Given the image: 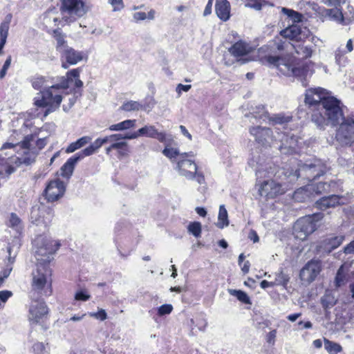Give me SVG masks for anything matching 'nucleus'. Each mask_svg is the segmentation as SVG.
I'll return each mask as SVG.
<instances>
[{
    "mask_svg": "<svg viewBox=\"0 0 354 354\" xmlns=\"http://www.w3.org/2000/svg\"><path fill=\"white\" fill-rule=\"evenodd\" d=\"M80 71L79 68L68 71L66 76L62 77L60 84L49 86L47 89L41 91L37 94L34 99V104L38 107L47 108L44 113V118L59 108L62 101L59 88H68L72 84L76 88H81L83 86V82L80 80Z\"/></svg>",
    "mask_w": 354,
    "mask_h": 354,
    "instance_id": "nucleus-1",
    "label": "nucleus"
},
{
    "mask_svg": "<svg viewBox=\"0 0 354 354\" xmlns=\"http://www.w3.org/2000/svg\"><path fill=\"white\" fill-rule=\"evenodd\" d=\"M266 59L283 75L297 78L304 86L308 85V80L314 73L313 64L311 62L294 63L286 58L272 55L266 57Z\"/></svg>",
    "mask_w": 354,
    "mask_h": 354,
    "instance_id": "nucleus-2",
    "label": "nucleus"
},
{
    "mask_svg": "<svg viewBox=\"0 0 354 354\" xmlns=\"http://www.w3.org/2000/svg\"><path fill=\"white\" fill-rule=\"evenodd\" d=\"M319 108L312 113V121L320 129L329 124L336 126L343 119V111L340 100L333 96L324 99Z\"/></svg>",
    "mask_w": 354,
    "mask_h": 354,
    "instance_id": "nucleus-3",
    "label": "nucleus"
},
{
    "mask_svg": "<svg viewBox=\"0 0 354 354\" xmlns=\"http://www.w3.org/2000/svg\"><path fill=\"white\" fill-rule=\"evenodd\" d=\"M50 277L51 270L49 266L37 263V268L32 272L30 295H50L52 292Z\"/></svg>",
    "mask_w": 354,
    "mask_h": 354,
    "instance_id": "nucleus-4",
    "label": "nucleus"
},
{
    "mask_svg": "<svg viewBox=\"0 0 354 354\" xmlns=\"http://www.w3.org/2000/svg\"><path fill=\"white\" fill-rule=\"evenodd\" d=\"M35 246V257L39 264L48 265L53 259V255L56 252L60 246V243L52 239L38 236L34 241Z\"/></svg>",
    "mask_w": 354,
    "mask_h": 354,
    "instance_id": "nucleus-5",
    "label": "nucleus"
},
{
    "mask_svg": "<svg viewBox=\"0 0 354 354\" xmlns=\"http://www.w3.org/2000/svg\"><path fill=\"white\" fill-rule=\"evenodd\" d=\"M324 217L322 213H315L299 218L293 227V234L297 239L304 241L316 230L318 222Z\"/></svg>",
    "mask_w": 354,
    "mask_h": 354,
    "instance_id": "nucleus-6",
    "label": "nucleus"
},
{
    "mask_svg": "<svg viewBox=\"0 0 354 354\" xmlns=\"http://www.w3.org/2000/svg\"><path fill=\"white\" fill-rule=\"evenodd\" d=\"M87 12L82 0H63L62 4V24L75 21Z\"/></svg>",
    "mask_w": 354,
    "mask_h": 354,
    "instance_id": "nucleus-7",
    "label": "nucleus"
},
{
    "mask_svg": "<svg viewBox=\"0 0 354 354\" xmlns=\"http://www.w3.org/2000/svg\"><path fill=\"white\" fill-rule=\"evenodd\" d=\"M340 121L336 131V140L342 146L351 145L354 142V118L347 116Z\"/></svg>",
    "mask_w": 354,
    "mask_h": 354,
    "instance_id": "nucleus-8",
    "label": "nucleus"
},
{
    "mask_svg": "<svg viewBox=\"0 0 354 354\" xmlns=\"http://www.w3.org/2000/svg\"><path fill=\"white\" fill-rule=\"evenodd\" d=\"M28 320L31 325L38 324L47 316L48 308L43 299L30 295Z\"/></svg>",
    "mask_w": 354,
    "mask_h": 354,
    "instance_id": "nucleus-9",
    "label": "nucleus"
},
{
    "mask_svg": "<svg viewBox=\"0 0 354 354\" xmlns=\"http://www.w3.org/2000/svg\"><path fill=\"white\" fill-rule=\"evenodd\" d=\"M279 127H275V133L277 134V136H274V140L281 142L279 147L280 151L284 154L298 153L302 144L301 138H299L294 135L279 133Z\"/></svg>",
    "mask_w": 354,
    "mask_h": 354,
    "instance_id": "nucleus-10",
    "label": "nucleus"
},
{
    "mask_svg": "<svg viewBox=\"0 0 354 354\" xmlns=\"http://www.w3.org/2000/svg\"><path fill=\"white\" fill-rule=\"evenodd\" d=\"M54 216L53 210L43 203L32 206L30 212V221L38 226L47 227Z\"/></svg>",
    "mask_w": 354,
    "mask_h": 354,
    "instance_id": "nucleus-11",
    "label": "nucleus"
},
{
    "mask_svg": "<svg viewBox=\"0 0 354 354\" xmlns=\"http://www.w3.org/2000/svg\"><path fill=\"white\" fill-rule=\"evenodd\" d=\"M326 171V166L320 160L315 159L313 162L304 163L295 171V176L297 178L304 176L309 181H312L315 178L323 175Z\"/></svg>",
    "mask_w": 354,
    "mask_h": 354,
    "instance_id": "nucleus-12",
    "label": "nucleus"
},
{
    "mask_svg": "<svg viewBox=\"0 0 354 354\" xmlns=\"http://www.w3.org/2000/svg\"><path fill=\"white\" fill-rule=\"evenodd\" d=\"M328 96L326 90L323 88H310L306 91L304 102L314 113L319 108L324 99H326Z\"/></svg>",
    "mask_w": 354,
    "mask_h": 354,
    "instance_id": "nucleus-13",
    "label": "nucleus"
},
{
    "mask_svg": "<svg viewBox=\"0 0 354 354\" xmlns=\"http://www.w3.org/2000/svg\"><path fill=\"white\" fill-rule=\"evenodd\" d=\"M194 153H183L180 155V159L178 160L176 165V169L180 175L185 177L188 180H194V171L198 169L196 163L190 160L187 159V157H193Z\"/></svg>",
    "mask_w": 354,
    "mask_h": 354,
    "instance_id": "nucleus-14",
    "label": "nucleus"
},
{
    "mask_svg": "<svg viewBox=\"0 0 354 354\" xmlns=\"http://www.w3.org/2000/svg\"><path fill=\"white\" fill-rule=\"evenodd\" d=\"M107 143L110 145L105 149L106 153L109 154L113 150H117L118 157L127 156L129 152L127 142L123 141L122 134L115 133L106 136Z\"/></svg>",
    "mask_w": 354,
    "mask_h": 354,
    "instance_id": "nucleus-15",
    "label": "nucleus"
},
{
    "mask_svg": "<svg viewBox=\"0 0 354 354\" xmlns=\"http://www.w3.org/2000/svg\"><path fill=\"white\" fill-rule=\"evenodd\" d=\"M285 192L286 188L283 187V185L273 180L263 181L259 188V194L267 198H273L278 195L283 194Z\"/></svg>",
    "mask_w": 354,
    "mask_h": 354,
    "instance_id": "nucleus-16",
    "label": "nucleus"
},
{
    "mask_svg": "<svg viewBox=\"0 0 354 354\" xmlns=\"http://www.w3.org/2000/svg\"><path fill=\"white\" fill-rule=\"evenodd\" d=\"M321 270L322 262L319 260H310L301 270L300 279L303 281L310 283L316 279Z\"/></svg>",
    "mask_w": 354,
    "mask_h": 354,
    "instance_id": "nucleus-17",
    "label": "nucleus"
},
{
    "mask_svg": "<svg viewBox=\"0 0 354 354\" xmlns=\"http://www.w3.org/2000/svg\"><path fill=\"white\" fill-rule=\"evenodd\" d=\"M66 191L65 183L56 178L50 180L45 189V196L48 201L53 202L62 197Z\"/></svg>",
    "mask_w": 354,
    "mask_h": 354,
    "instance_id": "nucleus-18",
    "label": "nucleus"
},
{
    "mask_svg": "<svg viewBox=\"0 0 354 354\" xmlns=\"http://www.w3.org/2000/svg\"><path fill=\"white\" fill-rule=\"evenodd\" d=\"M62 68L66 69L70 65H75L78 62L86 59V54L82 51H78L72 47H68L61 53Z\"/></svg>",
    "mask_w": 354,
    "mask_h": 354,
    "instance_id": "nucleus-19",
    "label": "nucleus"
},
{
    "mask_svg": "<svg viewBox=\"0 0 354 354\" xmlns=\"http://www.w3.org/2000/svg\"><path fill=\"white\" fill-rule=\"evenodd\" d=\"M275 131V128L274 129ZM250 133L252 135L257 142L261 145H270L272 141L274 140V136H277V134L269 128L261 127H253L250 129Z\"/></svg>",
    "mask_w": 354,
    "mask_h": 354,
    "instance_id": "nucleus-20",
    "label": "nucleus"
},
{
    "mask_svg": "<svg viewBox=\"0 0 354 354\" xmlns=\"http://www.w3.org/2000/svg\"><path fill=\"white\" fill-rule=\"evenodd\" d=\"M252 50L253 48L249 44L243 41H239L230 48L229 51L232 55L236 58H239L248 55Z\"/></svg>",
    "mask_w": 354,
    "mask_h": 354,
    "instance_id": "nucleus-21",
    "label": "nucleus"
},
{
    "mask_svg": "<svg viewBox=\"0 0 354 354\" xmlns=\"http://www.w3.org/2000/svg\"><path fill=\"white\" fill-rule=\"evenodd\" d=\"M216 13L218 17L226 21L230 17V4L227 0H216L215 4Z\"/></svg>",
    "mask_w": 354,
    "mask_h": 354,
    "instance_id": "nucleus-22",
    "label": "nucleus"
},
{
    "mask_svg": "<svg viewBox=\"0 0 354 354\" xmlns=\"http://www.w3.org/2000/svg\"><path fill=\"white\" fill-rule=\"evenodd\" d=\"M281 35L290 40H295L296 41L302 40L305 36L300 26L298 25H292L281 30Z\"/></svg>",
    "mask_w": 354,
    "mask_h": 354,
    "instance_id": "nucleus-23",
    "label": "nucleus"
},
{
    "mask_svg": "<svg viewBox=\"0 0 354 354\" xmlns=\"http://www.w3.org/2000/svg\"><path fill=\"white\" fill-rule=\"evenodd\" d=\"M139 133L148 138H156L160 142H164L166 140V133L162 131L159 132L153 125L144 126L139 129Z\"/></svg>",
    "mask_w": 354,
    "mask_h": 354,
    "instance_id": "nucleus-24",
    "label": "nucleus"
},
{
    "mask_svg": "<svg viewBox=\"0 0 354 354\" xmlns=\"http://www.w3.org/2000/svg\"><path fill=\"white\" fill-rule=\"evenodd\" d=\"M337 185L336 182L331 180L329 183H319L317 184L308 185L307 187L309 192L313 191L316 194H320L330 191H335Z\"/></svg>",
    "mask_w": 354,
    "mask_h": 354,
    "instance_id": "nucleus-25",
    "label": "nucleus"
},
{
    "mask_svg": "<svg viewBox=\"0 0 354 354\" xmlns=\"http://www.w3.org/2000/svg\"><path fill=\"white\" fill-rule=\"evenodd\" d=\"M75 155L69 158L60 169L61 176L68 179L72 176L75 165L79 162Z\"/></svg>",
    "mask_w": 354,
    "mask_h": 354,
    "instance_id": "nucleus-26",
    "label": "nucleus"
},
{
    "mask_svg": "<svg viewBox=\"0 0 354 354\" xmlns=\"http://www.w3.org/2000/svg\"><path fill=\"white\" fill-rule=\"evenodd\" d=\"M339 199L340 197L338 195L333 194L328 196L322 197L317 201L316 204L318 208L321 209H326L339 205Z\"/></svg>",
    "mask_w": 354,
    "mask_h": 354,
    "instance_id": "nucleus-27",
    "label": "nucleus"
},
{
    "mask_svg": "<svg viewBox=\"0 0 354 354\" xmlns=\"http://www.w3.org/2000/svg\"><path fill=\"white\" fill-rule=\"evenodd\" d=\"M6 225L18 234H21L24 229V224L21 219L15 213H11L9 215Z\"/></svg>",
    "mask_w": 354,
    "mask_h": 354,
    "instance_id": "nucleus-28",
    "label": "nucleus"
},
{
    "mask_svg": "<svg viewBox=\"0 0 354 354\" xmlns=\"http://www.w3.org/2000/svg\"><path fill=\"white\" fill-rule=\"evenodd\" d=\"M53 37L56 41V49L59 53L69 47L66 41V35L59 29H56L53 31Z\"/></svg>",
    "mask_w": 354,
    "mask_h": 354,
    "instance_id": "nucleus-29",
    "label": "nucleus"
},
{
    "mask_svg": "<svg viewBox=\"0 0 354 354\" xmlns=\"http://www.w3.org/2000/svg\"><path fill=\"white\" fill-rule=\"evenodd\" d=\"M91 141V138L89 136H83L75 142H71L66 149V153H71L75 151L77 149H81L86 144Z\"/></svg>",
    "mask_w": 354,
    "mask_h": 354,
    "instance_id": "nucleus-30",
    "label": "nucleus"
},
{
    "mask_svg": "<svg viewBox=\"0 0 354 354\" xmlns=\"http://www.w3.org/2000/svg\"><path fill=\"white\" fill-rule=\"evenodd\" d=\"M344 236L338 235L326 239L324 243L325 249L330 252L338 248L344 241Z\"/></svg>",
    "mask_w": 354,
    "mask_h": 354,
    "instance_id": "nucleus-31",
    "label": "nucleus"
},
{
    "mask_svg": "<svg viewBox=\"0 0 354 354\" xmlns=\"http://www.w3.org/2000/svg\"><path fill=\"white\" fill-rule=\"evenodd\" d=\"M136 120H126L118 124H112L109 127L110 131H120L134 128L136 126Z\"/></svg>",
    "mask_w": 354,
    "mask_h": 354,
    "instance_id": "nucleus-32",
    "label": "nucleus"
},
{
    "mask_svg": "<svg viewBox=\"0 0 354 354\" xmlns=\"http://www.w3.org/2000/svg\"><path fill=\"white\" fill-rule=\"evenodd\" d=\"M325 15L328 17L330 19L335 21L339 24H343L344 15L342 11L339 8H334L326 9L325 10Z\"/></svg>",
    "mask_w": 354,
    "mask_h": 354,
    "instance_id": "nucleus-33",
    "label": "nucleus"
},
{
    "mask_svg": "<svg viewBox=\"0 0 354 354\" xmlns=\"http://www.w3.org/2000/svg\"><path fill=\"white\" fill-rule=\"evenodd\" d=\"M20 246V240L19 237H15L13 240L12 245H9L7 248L8 253V261L10 264H12L15 261L17 252Z\"/></svg>",
    "mask_w": 354,
    "mask_h": 354,
    "instance_id": "nucleus-34",
    "label": "nucleus"
},
{
    "mask_svg": "<svg viewBox=\"0 0 354 354\" xmlns=\"http://www.w3.org/2000/svg\"><path fill=\"white\" fill-rule=\"evenodd\" d=\"M10 21H3L0 25V53L3 54V48L6 43L8 35Z\"/></svg>",
    "mask_w": 354,
    "mask_h": 354,
    "instance_id": "nucleus-35",
    "label": "nucleus"
},
{
    "mask_svg": "<svg viewBox=\"0 0 354 354\" xmlns=\"http://www.w3.org/2000/svg\"><path fill=\"white\" fill-rule=\"evenodd\" d=\"M229 221H228V215L227 209L225 207L224 205H221L219 207V212L218 215V223L216 224L217 227L222 229L225 227L228 226Z\"/></svg>",
    "mask_w": 354,
    "mask_h": 354,
    "instance_id": "nucleus-36",
    "label": "nucleus"
},
{
    "mask_svg": "<svg viewBox=\"0 0 354 354\" xmlns=\"http://www.w3.org/2000/svg\"><path fill=\"white\" fill-rule=\"evenodd\" d=\"M291 46L298 55L306 59L311 57L313 50L310 46H304L301 44H291Z\"/></svg>",
    "mask_w": 354,
    "mask_h": 354,
    "instance_id": "nucleus-37",
    "label": "nucleus"
},
{
    "mask_svg": "<svg viewBox=\"0 0 354 354\" xmlns=\"http://www.w3.org/2000/svg\"><path fill=\"white\" fill-rule=\"evenodd\" d=\"M324 348L329 354H337L342 351L340 344L324 338Z\"/></svg>",
    "mask_w": 354,
    "mask_h": 354,
    "instance_id": "nucleus-38",
    "label": "nucleus"
},
{
    "mask_svg": "<svg viewBox=\"0 0 354 354\" xmlns=\"http://www.w3.org/2000/svg\"><path fill=\"white\" fill-rule=\"evenodd\" d=\"M309 190L307 186L300 187L293 194V199L297 202H304L309 198Z\"/></svg>",
    "mask_w": 354,
    "mask_h": 354,
    "instance_id": "nucleus-39",
    "label": "nucleus"
},
{
    "mask_svg": "<svg viewBox=\"0 0 354 354\" xmlns=\"http://www.w3.org/2000/svg\"><path fill=\"white\" fill-rule=\"evenodd\" d=\"M44 24L48 26H51V23L53 22L55 26L57 25H62L64 26V24H62V19H59L58 17H55L54 15V12L52 11L47 12L43 18Z\"/></svg>",
    "mask_w": 354,
    "mask_h": 354,
    "instance_id": "nucleus-40",
    "label": "nucleus"
},
{
    "mask_svg": "<svg viewBox=\"0 0 354 354\" xmlns=\"http://www.w3.org/2000/svg\"><path fill=\"white\" fill-rule=\"evenodd\" d=\"M142 108V105L137 101L129 100L123 103L120 107V110L124 111H138Z\"/></svg>",
    "mask_w": 354,
    "mask_h": 354,
    "instance_id": "nucleus-41",
    "label": "nucleus"
},
{
    "mask_svg": "<svg viewBox=\"0 0 354 354\" xmlns=\"http://www.w3.org/2000/svg\"><path fill=\"white\" fill-rule=\"evenodd\" d=\"M230 295L236 297L240 301L245 304H251L250 299L248 295L240 290L228 289Z\"/></svg>",
    "mask_w": 354,
    "mask_h": 354,
    "instance_id": "nucleus-42",
    "label": "nucleus"
},
{
    "mask_svg": "<svg viewBox=\"0 0 354 354\" xmlns=\"http://www.w3.org/2000/svg\"><path fill=\"white\" fill-rule=\"evenodd\" d=\"M201 224L199 222L190 223L187 227L188 232L196 238L201 236Z\"/></svg>",
    "mask_w": 354,
    "mask_h": 354,
    "instance_id": "nucleus-43",
    "label": "nucleus"
},
{
    "mask_svg": "<svg viewBox=\"0 0 354 354\" xmlns=\"http://www.w3.org/2000/svg\"><path fill=\"white\" fill-rule=\"evenodd\" d=\"M162 153L171 160H173V159L177 156H179V159H180V155L182 154L180 153V151L178 149L168 147H165V149L162 150Z\"/></svg>",
    "mask_w": 354,
    "mask_h": 354,
    "instance_id": "nucleus-44",
    "label": "nucleus"
},
{
    "mask_svg": "<svg viewBox=\"0 0 354 354\" xmlns=\"http://www.w3.org/2000/svg\"><path fill=\"white\" fill-rule=\"evenodd\" d=\"M289 281V277L287 274L283 272L276 273L275 279L274 283L275 286H286Z\"/></svg>",
    "mask_w": 354,
    "mask_h": 354,
    "instance_id": "nucleus-45",
    "label": "nucleus"
},
{
    "mask_svg": "<svg viewBox=\"0 0 354 354\" xmlns=\"http://www.w3.org/2000/svg\"><path fill=\"white\" fill-rule=\"evenodd\" d=\"M97 151L94 149L93 145L91 144L88 147L85 148L84 150L77 153L75 156L78 158L79 160H81L86 156H91L95 153Z\"/></svg>",
    "mask_w": 354,
    "mask_h": 354,
    "instance_id": "nucleus-46",
    "label": "nucleus"
},
{
    "mask_svg": "<svg viewBox=\"0 0 354 354\" xmlns=\"http://www.w3.org/2000/svg\"><path fill=\"white\" fill-rule=\"evenodd\" d=\"M31 82L32 86L35 89L40 90L45 86L46 79L42 76H36L32 79Z\"/></svg>",
    "mask_w": 354,
    "mask_h": 354,
    "instance_id": "nucleus-47",
    "label": "nucleus"
},
{
    "mask_svg": "<svg viewBox=\"0 0 354 354\" xmlns=\"http://www.w3.org/2000/svg\"><path fill=\"white\" fill-rule=\"evenodd\" d=\"M336 303V300L333 296L330 294H326L322 298V304L325 308H331Z\"/></svg>",
    "mask_w": 354,
    "mask_h": 354,
    "instance_id": "nucleus-48",
    "label": "nucleus"
},
{
    "mask_svg": "<svg viewBox=\"0 0 354 354\" xmlns=\"http://www.w3.org/2000/svg\"><path fill=\"white\" fill-rule=\"evenodd\" d=\"M245 6L247 8H253L256 10H260L262 8L263 4L259 0H241Z\"/></svg>",
    "mask_w": 354,
    "mask_h": 354,
    "instance_id": "nucleus-49",
    "label": "nucleus"
},
{
    "mask_svg": "<svg viewBox=\"0 0 354 354\" xmlns=\"http://www.w3.org/2000/svg\"><path fill=\"white\" fill-rule=\"evenodd\" d=\"M255 171H256V176H257V180L263 178H266V177H269L270 174H272V171L270 172V171H268L267 167H263L262 165H260L257 169H255Z\"/></svg>",
    "mask_w": 354,
    "mask_h": 354,
    "instance_id": "nucleus-50",
    "label": "nucleus"
},
{
    "mask_svg": "<svg viewBox=\"0 0 354 354\" xmlns=\"http://www.w3.org/2000/svg\"><path fill=\"white\" fill-rule=\"evenodd\" d=\"M344 266H342L337 273L336 277H335V283L337 286H341L342 285L344 284L346 282L345 275L344 273Z\"/></svg>",
    "mask_w": 354,
    "mask_h": 354,
    "instance_id": "nucleus-51",
    "label": "nucleus"
},
{
    "mask_svg": "<svg viewBox=\"0 0 354 354\" xmlns=\"http://www.w3.org/2000/svg\"><path fill=\"white\" fill-rule=\"evenodd\" d=\"M347 52L342 48H338L335 53V62L338 65H341L345 62V54Z\"/></svg>",
    "mask_w": 354,
    "mask_h": 354,
    "instance_id": "nucleus-52",
    "label": "nucleus"
},
{
    "mask_svg": "<svg viewBox=\"0 0 354 354\" xmlns=\"http://www.w3.org/2000/svg\"><path fill=\"white\" fill-rule=\"evenodd\" d=\"M34 155L28 158L12 157V162H15L16 164H17V165H19L21 164L30 165L34 161Z\"/></svg>",
    "mask_w": 354,
    "mask_h": 354,
    "instance_id": "nucleus-53",
    "label": "nucleus"
},
{
    "mask_svg": "<svg viewBox=\"0 0 354 354\" xmlns=\"http://www.w3.org/2000/svg\"><path fill=\"white\" fill-rule=\"evenodd\" d=\"M32 348L35 354H48V348L41 342L35 343Z\"/></svg>",
    "mask_w": 354,
    "mask_h": 354,
    "instance_id": "nucleus-54",
    "label": "nucleus"
},
{
    "mask_svg": "<svg viewBox=\"0 0 354 354\" xmlns=\"http://www.w3.org/2000/svg\"><path fill=\"white\" fill-rule=\"evenodd\" d=\"M173 310L171 304H163L158 308V314L159 316H163L170 314Z\"/></svg>",
    "mask_w": 354,
    "mask_h": 354,
    "instance_id": "nucleus-55",
    "label": "nucleus"
},
{
    "mask_svg": "<svg viewBox=\"0 0 354 354\" xmlns=\"http://www.w3.org/2000/svg\"><path fill=\"white\" fill-rule=\"evenodd\" d=\"M290 120L289 117H284L280 115H274L270 118V121L273 124H283Z\"/></svg>",
    "mask_w": 354,
    "mask_h": 354,
    "instance_id": "nucleus-56",
    "label": "nucleus"
},
{
    "mask_svg": "<svg viewBox=\"0 0 354 354\" xmlns=\"http://www.w3.org/2000/svg\"><path fill=\"white\" fill-rule=\"evenodd\" d=\"M281 11L285 15H288V17H290L293 19L295 21H297L300 20L301 15L297 12H295L292 10L286 8H282Z\"/></svg>",
    "mask_w": 354,
    "mask_h": 354,
    "instance_id": "nucleus-57",
    "label": "nucleus"
},
{
    "mask_svg": "<svg viewBox=\"0 0 354 354\" xmlns=\"http://www.w3.org/2000/svg\"><path fill=\"white\" fill-rule=\"evenodd\" d=\"M11 62H12V57L10 55H9L7 57L6 60L5 61L3 67L0 71V80H2L5 77L7 73V71L8 70V68L10 66Z\"/></svg>",
    "mask_w": 354,
    "mask_h": 354,
    "instance_id": "nucleus-58",
    "label": "nucleus"
},
{
    "mask_svg": "<svg viewBox=\"0 0 354 354\" xmlns=\"http://www.w3.org/2000/svg\"><path fill=\"white\" fill-rule=\"evenodd\" d=\"M12 292L10 290H1L0 291V307L3 306L6 301L12 296Z\"/></svg>",
    "mask_w": 354,
    "mask_h": 354,
    "instance_id": "nucleus-59",
    "label": "nucleus"
},
{
    "mask_svg": "<svg viewBox=\"0 0 354 354\" xmlns=\"http://www.w3.org/2000/svg\"><path fill=\"white\" fill-rule=\"evenodd\" d=\"M88 315L90 317L101 321H104L107 318L106 313L104 309H100L96 313H89Z\"/></svg>",
    "mask_w": 354,
    "mask_h": 354,
    "instance_id": "nucleus-60",
    "label": "nucleus"
},
{
    "mask_svg": "<svg viewBox=\"0 0 354 354\" xmlns=\"http://www.w3.org/2000/svg\"><path fill=\"white\" fill-rule=\"evenodd\" d=\"M192 322L195 324V326L202 331H204L207 327V322L206 319L201 317V318L196 320V324L194 319H192Z\"/></svg>",
    "mask_w": 354,
    "mask_h": 354,
    "instance_id": "nucleus-61",
    "label": "nucleus"
},
{
    "mask_svg": "<svg viewBox=\"0 0 354 354\" xmlns=\"http://www.w3.org/2000/svg\"><path fill=\"white\" fill-rule=\"evenodd\" d=\"M90 295L86 290L77 292L75 295V299L77 301H86L90 299Z\"/></svg>",
    "mask_w": 354,
    "mask_h": 354,
    "instance_id": "nucleus-62",
    "label": "nucleus"
},
{
    "mask_svg": "<svg viewBox=\"0 0 354 354\" xmlns=\"http://www.w3.org/2000/svg\"><path fill=\"white\" fill-rule=\"evenodd\" d=\"M107 140H109L106 139V136L104 138H98L91 145L94 149L97 151L103 145L107 143Z\"/></svg>",
    "mask_w": 354,
    "mask_h": 354,
    "instance_id": "nucleus-63",
    "label": "nucleus"
},
{
    "mask_svg": "<svg viewBox=\"0 0 354 354\" xmlns=\"http://www.w3.org/2000/svg\"><path fill=\"white\" fill-rule=\"evenodd\" d=\"M109 3L113 6V11L121 10L124 7L122 0H109Z\"/></svg>",
    "mask_w": 354,
    "mask_h": 354,
    "instance_id": "nucleus-64",
    "label": "nucleus"
}]
</instances>
